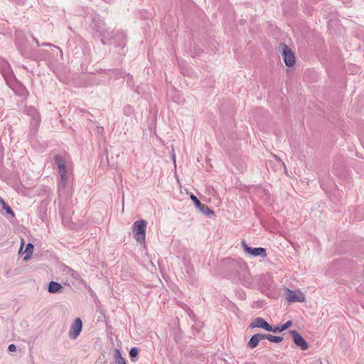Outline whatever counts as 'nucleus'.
I'll return each instance as SVG.
<instances>
[{
	"label": "nucleus",
	"mask_w": 364,
	"mask_h": 364,
	"mask_svg": "<svg viewBox=\"0 0 364 364\" xmlns=\"http://www.w3.org/2000/svg\"><path fill=\"white\" fill-rule=\"evenodd\" d=\"M225 267L231 272L235 279L248 287L252 284L248 266L240 259L228 258L225 259Z\"/></svg>",
	"instance_id": "f257e3e1"
},
{
	"label": "nucleus",
	"mask_w": 364,
	"mask_h": 364,
	"mask_svg": "<svg viewBox=\"0 0 364 364\" xmlns=\"http://www.w3.org/2000/svg\"><path fill=\"white\" fill-rule=\"evenodd\" d=\"M55 164L58 168V173L60 176L58 191L65 189L68 183V171L66 167L67 161L64 156L57 154L54 156Z\"/></svg>",
	"instance_id": "f03ea898"
},
{
	"label": "nucleus",
	"mask_w": 364,
	"mask_h": 364,
	"mask_svg": "<svg viewBox=\"0 0 364 364\" xmlns=\"http://www.w3.org/2000/svg\"><path fill=\"white\" fill-rule=\"evenodd\" d=\"M25 112L31 117L29 136L34 137L38 131L41 122L40 112L32 106L26 107Z\"/></svg>",
	"instance_id": "7ed1b4c3"
},
{
	"label": "nucleus",
	"mask_w": 364,
	"mask_h": 364,
	"mask_svg": "<svg viewBox=\"0 0 364 364\" xmlns=\"http://www.w3.org/2000/svg\"><path fill=\"white\" fill-rule=\"evenodd\" d=\"M146 225L147 222L144 220H136L133 224L132 232L134 237L140 244L145 242Z\"/></svg>",
	"instance_id": "20e7f679"
},
{
	"label": "nucleus",
	"mask_w": 364,
	"mask_h": 364,
	"mask_svg": "<svg viewBox=\"0 0 364 364\" xmlns=\"http://www.w3.org/2000/svg\"><path fill=\"white\" fill-rule=\"evenodd\" d=\"M242 247L245 253L253 257H261L265 258L267 257V251L264 247H249L245 241H242Z\"/></svg>",
	"instance_id": "39448f33"
},
{
	"label": "nucleus",
	"mask_w": 364,
	"mask_h": 364,
	"mask_svg": "<svg viewBox=\"0 0 364 364\" xmlns=\"http://www.w3.org/2000/svg\"><path fill=\"white\" fill-rule=\"evenodd\" d=\"M191 199L193 202L194 205L197 208L199 209L200 212L205 215H208L210 218L215 216V212L211 210L207 205L201 203V202L198 199V198L193 195H191Z\"/></svg>",
	"instance_id": "423d86ee"
},
{
	"label": "nucleus",
	"mask_w": 364,
	"mask_h": 364,
	"mask_svg": "<svg viewBox=\"0 0 364 364\" xmlns=\"http://www.w3.org/2000/svg\"><path fill=\"white\" fill-rule=\"evenodd\" d=\"M282 55L286 65L291 67L295 63V57L291 49L286 45H282Z\"/></svg>",
	"instance_id": "0eeeda50"
},
{
	"label": "nucleus",
	"mask_w": 364,
	"mask_h": 364,
	"mask_svg": "<svg viewBox=\"0 0 364 364\" xmlns=\"http://www.w3.org/2000/svg\"><path fill=\"white\" fill-rule=\"evenodd\" d=\"M289 333L291 335L294 343L303 350L309 348V344L301 335L296 331L290 330Z\"/></svg>",
	"instance_id": "6e6552de"
},
{
	"label": "nucleus",
	"mask_w": 364,
	"mask_h": 364,
	"mask_svg": "<svg viewBox=\"0 0 364 364\" xmlns=\"http://www.w3.org/2000/svg\"><path fill=\"white\" fill-rule=\"evenodd\" d=\"M82 328V322L80 318H77L75 319L74 322L72 323L70 331L69 336L73 339H75L80 333Z\"/></svg>",
	"instance_id": "1a4fd4ad"
},
{
	"label": "nucleus",
	"mask_w": 364,
	"mask_h": 364,
	"mask_svg": "<svg viewBox=\"0 0 364 364\" xmlns=\"http://www.w3.org/2000/svg\"><path fill=\"white\" fill-rule=\"evenodd\" d=\"M287 299L290 302H302L305 300L304 294L300 291L287 289Z\"/></svg>",
	"instance_id": "9d476101"
},
{
	"label": "nucleus",
	"mask_w": 364,
	"mask_h": 364,
	"mask_svg": "<svg viewBox=\"0 0 364 364\" xmlns=\"http://www.w3.org/2000/svg\"><path fill=\"white\" fill-rule=\"evenodd\" d=\"M251 328H260L267 331H272V326L269 325L263 318L257 317L250 325Z\"/></svg>",
	"instance_id": "9b49d317"
},
{
	"label": "nucleus",
	"mask_w": 364,
	"mask_h": 364,
	"mask_svg": "<svg viewBox=\"0 0 364 364\" xmlns=\"http://www.w3.org/2000/svg\"><path fill=\"white\" fill-rule=\"evenodd\" d=\"M126 35L122 31H117L114 38V41L116 43V47H121L124 48L126 46Z\"/></svg>",
	"instance_id": "f8f14e48"
},
{
	"label": "nucleus",
	"mask_w": 364,
	"mask_h": 364,
	"mask_svg": "<svg viewBox=\"0 0 364 364\" xmlns=\"http://www.w3.org/2000/svg\"><path fill=\"white\" fill-rule=\"evenodd\" d=\"M48 202L43 200L38 205V216L42 221H45L47 218V205Z\"/></svg>",
	"instance_id": "ddd939ff"
},
{
	"label": "nucleus",
	"mask_w": 364,
	"mask_h": 364,
	"mask_svg": "<svg viewBox=\"0 0 364 364\" xmlns=\"http://www.w3.org/2000/svg\"><path fill=\"white\" fill-rule=\"evenodd\" d=\"M63 290V287L58 282L52 281L48 284V292L52 294L60 293Z\"/></svg>",
	"instance_id": "4468645a"
},
{
	"label": "nucleus",
	"mask_w": 364,
	"mask_h": 364,
	"mask_svg": "<svg viewBox=\"0 0 364 364\" xmlns=\"http://www.w3.org/2000/svg\"><path fill=\"white\" fill-rule=\"evenodd\" d=\"M10 73L11 71L9 70L8 71H5L4 73H3L2 75L4 77V80L7 85L14 90L15 81L14 80V76Z\"/></svg>",
	"instance_id": "2eb2a0df"
},
{
	"label": "nucleus",
	"mask_w": 364,
	"mask_h": 364,
	"mask_svg": "<svg viewBox=\"0 0 364 364\" xmlns=\"http://www.w3.org/2000/svg\"><path fill=\"white\" fill-rule=\"evenodd\" d=\"M293 324L291 321H288L286 323H283L282 325L272 327V331L273 333H281L287 328H289L290 326H291Z\"/></svg>",
	"instance_id": "dca6fc26"
},
{
	"label": "nucleus",
	"mask_w": 364,
	"mask_h": 364,
	"mask_svg": "<svg viewBox=\"0 0 364 364\" xmlns=\"http://www.w3.org/2000/svg\"><path fill=\"white\" fill-rule=\"evenodd\" d=\"M115 364H127L125 359L122 356L119 349H115L114 353Z\"/></svg>",
	"instance_id": "f3484780"
},
{
	"label": "nucleus",
	"mask_w": 364,
	"mask_h": 364,
	"mask_svg": "<svg viewBox=\"0 0 364 364\" xmlns=\"http://www.w3.org/2000/svg\"><path fill=\"white\" fill-rule=\"evenodd\" d=\"M63 271L66 272L68 274L70 275L71 277H73L75 280H80V275L77 271L73 270L70 267L65 266L63 269Z\"/></svg>",
	"instance_id": "a211bd4d"
},
{
	"label": "nucleus",
	"mask_w": 364,
	"mask_h": 364,
	"mask_svg": "<svg viewBox=\"0 0 364 364\" xmlns=\"http://www.w3.org/2000/svg\"><path fill=\"white\" fill-rule=\"evenodd\" d=\"M0 205H1L2 208L6 211V214L10 215L12 218L15 217V213L11 208V207L6 204L4 200L0 197Z\"/></svg>",
	"instance_id": "6ab92c4d"
},
{
	"label": "nucleus",
	"mask_w": 364,
	"mask_h": 364,
	"mask_svg": "<svg viewBox=\"0 0 364 364\" xmlns=\"http://www.w3.org/2000/svg\"><path fill=\"white\" fill-rule=\"evenodd\" d=\"M259 342V340L256 334H254L250 339L248 341L247 346L250 348H255L257 346L258 343Z\"/></svg>",
	"instance_id": "aec40b11"
},
{
	"label": "nucleus",
	"mask_w": 364,
	"mask_h": 364,
	"mask_svg": "<svg viewBox=\"0 0 364 364\" xmlns=\"http://www.w3.org/2000/svg\"><path fill=\"white\" fill-rule=\"evenodd\" d=\"M33 245L31 243H28L26 245V249L24 250V252L26 253V256L23 258L24 260L28 259V258L30 257V255L33 253Z\"/></svg>",
	"instance_id": "412c9836"
},
{
	"label": "nucleus",
	"mask_w": 364,
	"mask_h": 364,
	"mask_svg": "<svg viewBox=\"0 0 364 364\" xmlns=\"http://www.w3.org/2000/svg\"><path fill=\"white\" fill-rule=\"evenodd\" d=\"M139 350L136 347H132L129 351V356L132 361H134V358L137 357Z\"/></svg>",
	"instance_id": "4be33fe9"
},
{
	"label": "nucleus",
	"mask_w": 364,
	"mask_h": 364,
	"mask_svg": "<svg viewBox=\"0 0 364 364\" xmlns=\"http://www.w3.org/2000/svg\"><path fill=\"white\" fill-rule=\"evenodd\" d=\"M123 112L126 116H130L134 113V108L129 105H126L123 109Z\"/></svg>",
	"instance_id": "5701e85b"
},
{
	"label": "nucleus",
	"mask_w": 364,
	"mask_h": 364,
	"mask_svg": "<svg viewBox=\"0 0 364 364\" xmlns=\"http://www.w3.org/2000/svg\"><path fill=\"white\" fill-rule=\"evenodd\" d=\"M269 341L274 343H280L283 341V337L269 334Z\"/></svg>",
	"instance_id": "b1692460"
},
{
	"label": "nucleus",
	"mask_w": 364,
	"mask_h": 364,
	"mask_svg": "<svg viewBox=\"0 0 364 364\" xmlns=\"http://www.w3.org/2000/svg\"><path fill=\"white\" fill-rule=\"evenodd\" d=\"M100 33H101V36H102V39H101V41L103 45H106L107 43H109L107 41H109V35L106 36V33H105V31H100Z\"/></svg>",
	"instance_id": "393cba45"
},
{
	"label": "nucleus",
	"mask_w": 364,
	"mask_h": 364,
	"mask_svg": "<svg viewBox=\"0 0 364 364\" xmlns=\"http://www.w3.org/2000/svg\"><path fill=\"white\" fill-rule=\"evenodd\" d=\"M259 340L267 339L269 341V334H264V333H256Z\"/></svg>",
	"instance_id": "a878e982"
},
{
	"label": "nucleus",
	"mask_w": 364,
	"mask_h": 364,
	"mask_svg": "<svg viewBox=\"0 0 364 364\" xmlns=\"http://www.w3.org/2000/svg\"><path fill=\"white\" fill-rule=\"evenodd\" d=\"M8 350L9 352H14L16 350V346L15 344L12 343V344H10L9 346H8Z\"/></svg>",
	"instance_id": "bb28decb"
},
{
	"label": "nucleus",
	"mask_w": 364,
	"mask_h": 364,
	"mask_svg": "<svg viewBox=\"0 0 364 364\" xmlns=\"http://www.w3.org/2000/svg\"><path fill=\"white\" fill-rule=\"evenodd\" d=\"M43 46H53V45L50 43H44L42 44Z\"/></svg>",
	"instance_id": "cd10ccee"
},
{
	"label": "nucleus",
	"mask_w": 364,
	"mask_h": 364,
	"mask_svg": "<svg viewBox=\"0 0 364 364\" xmlns=\"http://www.w3.org/2000/svg\"><path fill=\"white\" fill-rule=\"evenodd\" d=\"M33 41L36 43V44H37L38 46H39V43H38V39H37V38H36L35 37H33Z\"/></svg>",
	"instance_id": "c85d7f7f"
},
{
	"label": "nucleus",
	"mask_w": 364,
	"mask_h": 364,
	"mask_svg": "<svg viewBox=\"0 0 364 364\" xmlns=\"http://www.w3.org/2000/svg\"><path fill=\"white\" fill-rule=\"evenodd\" d=\"M23 244L22 243V244H21V247H20V249H19V252H21V250H22V248H23Z\"/></svg>",
	"instance_id": "c756f323"
},
{
	"label": "nucleus",
	"mask_w": 364,
	"mask_h": 364,
	"mask_svg": "<svg viewBox=\"0 0 364 364\" xmlns=\"http://www.w3.org/2000/svg\"><path fill=\"white\" fill-rule=\"evenodd\" d=\"M129 76V77L130 78V80L132 79V75H130L129 74L127 75Z\"/></svg>",
	"instance_id": "7c9ffc66"
},
{
	"label": "nucleus",
	"mask_w": 364,
	"mask_h": 364,
	"mask_svg": "<svg viewBox=\"0 0 364 364\" xmlns=\"http://www.w3.org/2000/svg\"><path fill=\"white\" fill-rule=\"evenodd\" d=\"M275 159H276L277 160H278V161H280V159H279V158H278L277 156H275Z\"/></svg>",
	"instance_id": "2f4dec72"
},
{
	"label": "nucleus",
	"mask_w": 364,
	"mask_h": 364,
	"mask_svg": "<svg viewBox=\"0 0 364 364\" xmlns=\"http://www.w3.org/2000/svg\"><path fill=\"white\" fill-rule=\"evenodd\" d=\"M23 92H26V90L25 88H23Z\"/></svg>",
	"instance_id": "473e14b6"
},
{
	"label": "nucleus",
	"mask_w": 364,
	"mask_h": 364,
	"mask_svg": "<svg viewBox=\"0 0 364 364\" xmlns=\"http://www.w3.org/2000/svg\"><path fill=\"white\" fill-rule=\"evenodd\" d=\"M136 92L139 93V90H138V89H137V90H136Z\"/></svg>",
	"instance_id": "72a5a7b5"
}]
</instances>
